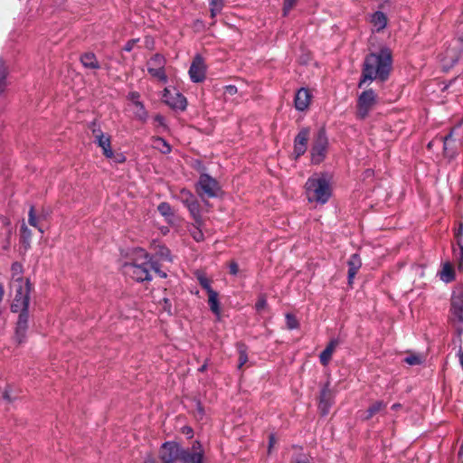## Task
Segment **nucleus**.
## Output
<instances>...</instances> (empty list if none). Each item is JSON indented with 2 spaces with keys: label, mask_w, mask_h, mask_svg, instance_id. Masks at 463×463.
<instances>
[{
  "label": "nucleus",
  "mask_w": 463,
  "mask_h": 463,
  "mask_svg": "<svg viewBox=\"0 0 463 463\" xmlns=\"http://www.w3.org/2000/svg\"><path fill=\"white\" fill-rule=\"evenodd\" d=\"M401 407H402V404H401V403H394V404L392 406V410H393V411H397V410H399Z\"/></svg>",
  "instance_id": "69168bd1"
},
{
  "label": "nucleus",
  "mask_w": 463,
  "mask_h": 463,
  "mask_svg": "<svg viewBox=\"0 0 463 463\" xmlns=\"http://www.w3.org/2000/svg\"><path fill=\"white\" fill-rule=\"evenodd\" d=\"M274 443H275V438L273 435H270L269 436V449L273 446Z\"/></svg>",
  "instance_id": "338daca9"
},
{
  "label": "nucleus",
  "mask_w": 463,
  "mask_h": 463,
  "mask_svg": "<svg viewBox=\"0 0 463 463\" xmlns=\"http://www.w3.org/2000/svg\"><path fill=\"white\" fill-rule=\"evenodd\" d=\"M157 211L162 216L165 218L172 217L174 215L171 205L166 202L160 203L157 206Z\"/></svg>",
  "instance_id": "72a5a7b5"
},
{
  "label": "nucleus",
  "mask_w": 463,
  "mask_h": 463,
  "mask_svg": "<svg viewBox=\"0 0 463 463\" xmlns=\"http://www.w3.org/2000/svg\"><path fill=\"white\" fill-rule=\"evenodd\" d=\"M458 455L459 456L463 455V444L461 445V447L459 449Z\"/></svg>",
  "instance_id": "774afa93"
},
{
  "label": "nucleus",
  "mask_w": 463,
  "mask_h": 463,
  "mask_svg": "<svg viewBox=\"0 0 463 463\" xmlns=\"http://www.w3.org/2000/svg\"><path fill=\"white\" fill-rule=\"evenodd\" d=\"M439 139L443 143L444 156L449 159L454 158L458 155L454 129H451L448 135L441 137Z\"/></svg>",
  "instance_id": "dca6fc26"
},
{
  "label": "nucleus",
  "mask_w": 463,
  "mask_h": 463,
  "mask_svg": "<svg viewBox=\"0 0 463 463\" xmlns=\"http://www.w3.org/2000/svg\"><path fill=\"white\" fill-rule=\"evenodd\" d=\"M138 254L143 260L139 262L136 259L132 262H127L123 265V272L137 282L152 280L151 267L152 257L144 250H139Z\"/></svg>",
  "instance_id": "f03ea898"
},
{
  "label": "nucleus",
  "mask_w": 463,
  "mask_h": 463,
  "mask_svg": "<svg viewBox=\"0 0 463 463\" xmlns=\"http://www.w3.org/2000/svg\"><path fill=\"white\" fill-rule=\"evenodd\" d=\"M183 433L187 436L188 439H192L194 436V430L191 427L185 426L183 428Z\"/></svg>",
  "instance_id": "5fc2aeb1"
},
{
  "label": "nucleus",
  "mask_w": 463,
  "mask_h": 463,
  "mask_svg": "<svg viewBox=\"0 0 463 463\" xmlns=\"http://www.w3.org/2000/svg\"><path fill=\"white\" fill-rule=\"evenodd\" d=\"M177 198L184 204L185 207L196 199L195 195L190 190L185 188L180 190Z\"/></svg>",
  "instance_id": "bb28decb"
},
{
  "label": "nucleus",
  "mask_w": 463,
  "mask_h": 463,
  "mask_svg": "<svg viewBox=\"0 0 463 463\" xmlns=\"http://www.w3.org/2000/svg\"><path fill=\"white\" fill-rule=\"evenodd\" d=\"M208 295V304L210 307V310L216 316H220L221 307L220 302L218 299L219 294L217 291H211Z\"/></svg>",
  "instance_id": "a878e982"
},
{
  "label": "nucleus",
  "mask_w": 463,
  "mask_h": 463,
  "mask_svg": "<svg viewBox=\"0 0 463 463\" xmlns=\"http://www.w3.org/2000/svg\"><path fill=\"white\" fill-rule=\"evenodd\" d=\"M226 92L230 95H234L237 93V88L234 85H229L226 87Z\"/></svg>",
  "instance_id": "4d7b16f0"
},
{
  "label": "nucleus",
  "mask_w": 463,
  "mask_h": 463,
  "mask_svg": "<svg viewBox=\"0 0 463 463\" xmlns=\"http://www.w3.org/2000/svg\"><path fill=\"white\" fill-rule=\"evenodd\" d=\"M340 344L341 340L339 338H333L329 341L319 355V360L322 365L326 366L329 364L332 359L333 353Z\"/></svg>",
  "instance_id": "a211bd4d"
},
{
  "label": "nucleus",
  "mask_w": 463,
  "mask_h": 463,
  "mask_svg": "<svg viewBox=\"0 0 463 463\" xmlns=\"http://www.w3.org/2000/svg\"><path fill=\"white\" fill-rule=\"evenodd\" d=\"M328 138L326 129L321 128L316 133L310 149V158L313 165L321 164L326 157Z\"/></svg>",
  "instance_id": "0eeeda50"
},
{
  "label": "nucleus",
  "mask_w": 463,
  "mask_h": 463,
  "mask_svg": "<svg viewBox=\"0 0 463 463\" xmlns=\"http://www.w3.org/2000/svg\"><path fill=\"white\" fill-rule=\"evenodd\" d=\"M140 94L137 91H132L128 94V99L132 101L134 106L136 105L137 101H139Z\"/></svg>",
  "instance_id": "603ef678"
},
{
  "label": "nucleus",
  "mask_w": 463,
  "mask_h": 463,
  "mask_svg": "<svg viewBox=\"0 0 463 463\" xmlns=\"http://www.w3.org/2000/svg\"><path fill=\"white\" fill-rule=\"evenodd\" d=\"M306 195L310 203H326L331 196V189L325 178L309 177L306 184Z\"/></svg>",
  "instance_id": "7ed1b4c3"
},
{
  "label": "nucleus",
  "mask_w": 463,
  "mask_h": 463,
  "mask_svg": "<svg viewBox=\"0 0 463 463\" xmlns=\"http://www.w3.org/2000/svg\"><path fill=\"white\" fill-rule=\"evenodd\" d=\"M156 255L159 257L160 260L171 261L170 258V250L165 245H157L156 248Z\"/></svg>",
  "instance_id": "473e14b6"
},
{
  "label": "nucleus",
  "mask_w": 463,
  "mask_h": 463,
  "mask_svg": "<svg viewBox=\"0 0 463 463\" xmlns=\"http://www.w3.org/2000/svg\"><path fill=\"white\" fill-rule=\"evenodd\" d=\"M28 222L31 226L35 227L39 230L40 232H43V229L38 226L37 218L35 216V209L34 206H31L28 213Z\"/></svg>",
  "instance_id": "f704fd0d"
},
{
  "label": "nucleus",
  "mask_w": 463,
  "mask_h": 463,
  "mask_svg": "<svg viewBox=\"0 0 463 463\" xmlns=\"http://www.w3.org/2000/svg\"><path fill=\"white\" fill-rule=\"evenodd\" d=\"M334 403V392L329 388V383H327L322 388L319 396V405L318 408L321 411L322 415H326L329 412V410Z\"/></svg>",
  "instance_id": "2eb2a0df"
},
{
  "label": "nucleus",
  "mask_w": 463,
  "mask_h": 463,
  "mask_svg": "<svg viewBox=\"0 0 463 463\" xmlns=\"http://www.w3.org/2000/svg\"><path fill=\"white\" fill-rule=\"evenodd\" d=\"M230 274L237 275L239 272V265L236 261H231L229 264Z\"/></svg>",
  "instance_id": "3c124183"
},
{
  "label": "nucleus",
  "mask_w": 463,
  "mask_h": 463,
  "mask_svg": "<svg viewBox=\"0 0 463 463\" xmlns=\"http://www.w3.org/2000/svg\"><path fill=\"white\" fill-rule=\"evenodd\" d=\"M387 407V403L384 402L383 401H376V402H373L369 407L368 409L364 412V416H363V419L364 420H371L374 415H376L377 413L384 411Z\"/></svg>",
  "instance_id": "4be33fe9"
},
{
  "label": "nucleus",
  "mask_w": 463,
  "mask_h": 463,
  "mask_svg": "<svg viewBox=\"0 0 463 463\" xmlns=\"http://www.w3.org/2000/svg\"><path fill=\"white\" fill-rule=\"evenodd\" d=\"M4 294H5L4 286H3V284H2V283H0V303L2 302V299H3Z\"/></svg>",
  "instance_id": "0e129e2a"
},
{
  "label": "nucleus",
  "mask_w": 463,
  "mask_h": 463,
  "mask_svg": "<svg viewBox=\"0 0 463 463\" xmlns=\"http://www.w3.org/2000/svg\"><path fill=\"white\" fill-rule=\"evenodd\" d=\"M159 305L162 307V309L166 312L168 315H172V303L170 299L167 298H164L162 300L159 301Z\"/></svg>",
  "instance_id": "a19ab883"
},
{
  "label": "nucleus",
  "mask_w": 463,
  "mask_h": 463,
  "mask_svg": "<svg viewBox=\"0 0 463 463\" xmlns=\"http://www.w3.org/2000/svg\"><path fill=\"white\" fill-rule=\"evenodd\" d=\"M13 287L15 289V296L11 305V311L18 313L19 311L27 310L32 289L29 279L24 280L22 278H19L14 281Z\"/></svg>",
  "instance_id": "20e7f679"
},
{
  "label": "nucleus",
  "mask_w": 463,
  "mask_h": 463,
  "mask_svg": "<svg viewBox=\"0 0 463 463\" xmlns=\"http://www.w3.org/2000/svg\"><path fill=\"white\" fill-rule=\"evenodd\" d=\"M22 269V266L21 264H19L18 262H14L13 265H12V270L16 272V271H21Z\"/></svg>",
  "instance_id": "bf43d9fd"
},
{
  "label": "nucleus",
  "mask_w": 463,
  "mask_h": 463,
  "mask_svg": "<svg viewBox=\"0 0 463 463\" xmlns=\"http://www.w3.org/2000/svg\"><path fill=\"white\" fill-rule=\"evenodd\" d=\"M195 192L204 201L206 198H216L222 193L219 182L208 174H201L195 184Z\"/></svg>",
  "instance_id": "39448f33"
},
{
  "label": "nucleus",
  "mask_w": 463,
  "mask_h": 463,
  "mask_svg": "<svg viewBox=\"0 0 463 463\" xmlns=\"http://www.w3.org/2000/svg\"><path fill=\"white\" fill-rule=\"evenodd\" d=\"M95 143H97V145L102 149V153L107 158L114 157L109 136L104 135L103 137H99L95 139Z\"/></svg>",
  "instance_id": "5701e85b"
},
{
  "label": "nucleus",
  "mask_w": 463,
  "mask_h": 463,
  "mask_svg": "<svg viewBox=\"0 0 463 463\" xmlns=\"http://www.w3.org/2000/svg\"><path fill=\"white\" fill-rule=\"evenodd\" d=\"M209 4H214L215 5L216 4L224 5V0H209Z\"/></svg>",
  "instance_id": "e2e57ef3"
},
{
  "label": "nucleus",
  "mask_w": 463,
  "mask_h": 463,
  "mask_svg": "<svg viewBox=\"0 0 463 463\" xmlns=\"http://www.w3.org/2000/svg\"><path fill=\"white\" fill-rule=\"evenodd\" d=\"M3 398L9 402H11L13 401V398L11 397L10 392L7 390H5L4 392Z\"/></svg>",
  "instance_id": "13d9d810"
},
{
  "label": "nucleus",
  "mask_w": 463,
  "mask_h": 463,
  "mask_svg": "<svg viewBox=\"0 0 463 463\" xmlns=\"http://www.w3.org/2000/svg\"><path fill=\"white\" fill-rule=\"evenodd\" d=\"M311 101V94L307 88H300L295 96V108L299 111H304L308 108Z\"/></svg>",
  "instance_id": "f3484780"
},
{
  "label": "nucleus",
  "mask_w": 463,
  "mask_h": 463,
  "mask_svg": "<svg viewBox=\"0 0 463 463\" xmlns=\"http://www.w3.org/2000/svg\"><path fill=\"white\" fill-rule=\"evenodd\" d=\"M139 39H131L127 42L125 46L123 47V51L125 52H131L136 45L137 43H138Z\"/></svg>",
  "instance_id": "09e8293b"
},
{
  "label": "nucleus",
  "mask_w": 463,
  "mask_h": 463,
  "mask_svg": "<svg viewBox=\"0 0 463 463\" xmlns=\"http://www.w3.org/2000/svg\"><path fill=\"white\" fill-rule=\"evenodd\" d=\"M370 23L373 25L375 31L380 33L387 26L388 18L384 13L376 11L372 14Z\"/></svg>",
  "instance_id": "aec40b11"
},
{
  "label": "nucleus",
  "mask_w": 463,
  "mask_h": 463,
  "mask_svg": "<svg viewBox=\"0 0 463 463\" xmlns=\"http://www.w3.org/2000/svg\"><path fill=\"white\" fill-rule=\"evenodd\" d=\"M379 96L373 89H367L361 92L356 101V118L365 119L370 112L379 103Z\"/></svg>",
  "instance_id": "423d86ee"
},
{
  "label": "nucleus",
  "mask_w": 463,
  "mask_h": 463,
  "mask_svg": "<svg viewBox=\"0 0 463 463\" xmlns=\"http://www.w3.org/2000/svg\"><path fill=\"white\" fill-rule=\"evenodd\" d=\"M154 121L157 124L158 127H166L165 118L160 114H156L154 117Z\"/></svg>",
  "instance_id": "8fccbe9b"
},
{
  "label": "nucleus",
  "mask_w": 463,
  "mask_h": 463,
  "mask_svg": "<svg viewBox=\"0 0 463 463\" xmlns=\"http://www.w3.org/2000/svg\"><path fill=\"white\" fill-rule=\"evenodd\" d=\"M348 266V284L351 286L353 280L362 266V261L357 254H353L347 261Z\"/></svg>",
  "instance_id": "6ab92c4d"
},
{
  "label": "nucleus",
  "mask_w": 463,
  "mask_h": 463,
  "mask_svg": "<svg viewBox=\"0 0 463 463\" xmlns=\"http://www.w3.org/2000/svg\"><path fill=\"white\" fill-rule=\"evenodd\" d=\"M90 129L92 131V134L96 138L99 137H103L105 134L102 132V130L100 129V128L97 125V122L94 120L93 122H91L90 124Z\"/></svg>",
  "instance_id": "c03bdc74"
},
{
  "label": "nucleus",
  "mask_w": 463,
  "mask_h": 463,
  "mask_svg": "<svg viewBox=\"0 0 463 463\" xmlns=\"http://www.w3.org/2000/svg\"><path fill=\"white\" fill-rule=\"evenodd\" d=\"M135 107L136 110L134 114L136 118L141 122H146L148 118V112L145 109L144 104L141 101H137Z\"/></svg>",
  "instance_id": "c756f323"
},
{
  "label": "nucleus",
  "mask_w": 463,
  "mask_h": 463,
  "mask_svg": "<svg viewBox=\"0 0 463 463\" xmlns=\"http://www.w3.org/2000/svg\"><path fill=\"white\" fill-rule=\"evenodd\" d=\"M155 142L161 145V146H158V149L160 150L161 153L169 154L171 152V150H172L171 146L163 137H156Z\"/></svg>",
  "instance_id": "c9c22d12"
},
{
  "label": "nucleus",
  "mask_w": 463,
  "mask_h": 463,
  "mask_svg": "<svg viewBox=\"0 0 463 463\" xmlns=\"http://www.w3.org/2000/svg\"><path fill=\"white\" fill-rule=\"evenodd\" d=\"M458 247L460 250V256H459V260L458 262V271L463 272V244L459 241H458Z\"/></svg>",
  "instance_id": "de8ad7c7"
},
{
  "label": "nucleus",
  "mask_w": 463,
  "mask_h": 463,
  "mask_svg": "<svg viewBox=\"0 0 463 463\" xmlns=\"http://www.w3.org/2000/svg\"><path fill=\"white\" fill-rule=\"evenodd\" d=\"M196 228L199 227L196 225ZM193 237L196 241H201L203 239V234L199 229H197V231L193 232Z\"/></svg>",
  "instance_id": "864d4df0"
},
{
  "label": "nucleus",
  "mask_w": 463,
  "mask_h": 463,
  "mask_svg": "<svg viewBox=\"0 0 463 463\" xmlns=\"http://www.w3.org/2000/svg\"><path fill=\"white\" fill-rule=\"evenodd\" d=\"M20 233L23 241L29 243L32 238V232L24 223H23L20 228Z\"/></svg>",
  "instance_id": "4c0bfd02"
},
{
  "label": "nucleus",
  "mask_w": 463,
  "mask_h": 463,
  "mask_svg": "<svg viewBox=\"0 0 463 463\" xmlns=\"http://www.w3.org/2000/svg\"><path fill=\"white\" fill-rule=\"evenodd\" d=\"M148 73L156 78L158 81L166 83L167 82V76L165 73V68H147Z\"/></svg>",
  "instance_id": "c85d7f7f"
},
{
  "label": "nucleus",
  "mask_w": 463,
  "mask_h": 463,
  "mask_svg": "<svg viewBox=\"0 0 463 463\" xmlns=\"http://www.w3.org/2000/svg\"><path fill=\"white\" fill-rule=\"evenodd\" d=\"M29 312L27 310L19 311V317L15 327L14 339L18 344L24 342L28 329Z\"/></svg>",
  "instance_id": "4468645a"
},
{
  "label": "nucleus",
  "mask_w": 463,
  "mask_h": 463,
  "mask_svg": "<svg viewBox=\"0 0 463 463\" xmlns=\"http://www.w3.org/2000/svg\"><path fill=\"white\" fill-rule=\"evenodd\" d=\"M10 236H11V232H8L7 233V239H6V242L5 243V245L3 246L4 250H8L9 247H10Z\"/></svg>",
  "instance_id": "052dcab7"
},
{
  "label": "nucleus",
  "mask_w": 463,
  "mask_h": 463,
  "mask_svg": "<svg viewBox=\"0 0 463 463\" xmlns=\"http://www.w3.org/2000/svg\"><path fill=\"white\" fill-rule=\"evenodd\" d=\"M439 279L445 283L452 282L455 279V269L451 263L446 262L443 264L439 271Z\"/></svg>",
  "instance_id": "393cba45"
},
{
  "label": "nucleus",
  "mask_w": 463,
  "mask_h": 463,
  "mask_svg": "<svg viewBox=\"0 0 463 463\" xmlns=\"http://www.w3.org/2000/svg\"><path fill=\"white\" fill-rule=\"evenodd\" d=\"M266 307H267L266 297L260 296L255 304V308L258 312H261Z\"/></svg>",
  "instance_id": "49530a36"
},
{
  "label": "nucleus",
  "mask_w": 463,
  "mask_h": 463,
  "mask_svg": "<svg viewBox=\"0 0 463 463\" xmlns=\"http://www.w3.org/2000/svg\"><path fill=\"white\" fill-rule=\"evenodd\" d=\"M180 463H205L204 449L200 441H194L191 448H183Z\"/></svg>",
  "instance_id": "9d476101"
},
{
  "label": "nucleus",
  "mask_w": 463,
  "mask_h": 463,
  "mask_svg": "<svg viewBox=\"0 0 463 463\" xmlns=\"http://www.w3.org/2000/svg\"><path fill=\"white\" fill-rule=\"evenodd\" d=\"M198 281L200 286L206 290L207 294L211 293V291H214L211 287V280L208 278L204 276H199Z\"/></svg>",
  "instance_id": "58836bf2"
},
{
  "label": "nucleus",
  "mask_w": 463,
  "mask_h": 463,
  "mask_svg": "<svg viewBox=\"0 0 463 463\" xmlns=\"http://www.w3.org/2000/svg\"><path fill=\"white\" fill-rule=\"evenodd\" d=\"M462 236H463V223H460L458 231L455 232V237L457 238L458 241H461Z\"/></svg>",
  "instance_id": "6e6d98bb"
},
{
  "label": "nucleus",
  "mask_w": 463,
  "mask_h": 463,
  "mask_svg": "<svg viewBox=\"0 0 463 463\" xmlns=\"http://www.w3.org/2000/svg\"><path fill=\"white\" fill-rule=\"evenodd\" d=\"M151 270L156 273L161 278H166V273L160 269V266L157 260H154L152 257V261L150 263Z\"/></svg>",
  "instance_id": "ea45409f"
},
{
  "label": "nucleus",
  "mask_w": 463,
  "mask_h": 463,
  "mask_svg": "<svg viewBox=\"0 0 463 463\" xmlns=\"http://www.w3.org/2000/svg\"><path fill=\"white\" fill-rule=\"evenodd\" d=\"M189 75L193 82H202L206 77V65L202 56L196 55L190 66Z\"/></svg>",
  "instance_id": "ddd939ff"
},
{
  "label": "nucleus",
  "mask_w": 463,
  "mask_h": 463,
  "mask_svg": "<svg viewBox=\"0 0 463 463\" xmlns=\"http://www.w3.org/2000/svg\"><path fill=\"white\" fill-rule=\"evenodd\" d=\"M286 324H287V327L290 330L297 329L299 326V323H298V320L297 319V317L294 315L289 314V313H288L286 315Z\"/></svg>",
  "instance_id": "e433bc0d"
},
{
  "label": "nucleus",
  "mask_w": 463,
  "mask_h": 463,
  "mask_svg": "<svg viewBox=\"0 0 463 463\" xmlns=\"http://www.w3.org/2000/svg\"><path fill=\"white\" fill-rule=\"evenodd\" d=\"M404 362L410 365H417L421 364V358L419 355L411 354L404 359Z\"/></svg>",
  "instance_id": "a18cd8bd"
},
{
  "label": "nucleus",
  "mask_w": 463,
  "mask_h": 463,
  "mask_svg": "<svg viewBox=\"0 0 463 463\" xmlns=\"http://www.w3.org/2000/svg\"><path fill=\"white\" fill-rule=\"evenodd\" d=\"M166 61L165 57L159 53L154 54L147 61V68H165Z\"/></svg>",
  "instance_id": "cd10ccee"
},
{
  "label": "nucleus",
  "mask_w": 463,
  "mask_h": 463,
  "mask_svg": "<svg viewBox=\"0 0 463 463\" xmlns=\"http://www.w3.org/2000/svg\"><path fill=\"white\" fill-rule=\"evenodd\" d=\"M237 350L239 353L238 369L241 370L243 365L248 362L247 347L243 344H238Z\"/></svg>",
  "instance_id": "2f4dec72"
},
{
  "label": "nucleus",
  "mask_w": 463,
  "mask_h": 463,
  "mask_svg": "<svg viewBox=\"0 0 463 463\" xmlns=\"http://www.w3.org/2000/svg\"><path fill=\"white\" fill-rule=\"evenodd\" d=\"M182 446L175 441H165L159 449L162 463H176L181 461Z\"/></svg>",
  "instance_id": "1a4fd4ad"
},
{
  "label": "nucleus",
  "mask_w": 463,
  "mask_h": 463,
  "mask_svg": "<svg viewBox=\"0 0 463 463\" xmlns=\"http://www.w3.org/2000/svg\"><path fill=\"white\" fill-rule=\"evenodd\" d=\"M163 100L174 109L184 111L187 107V99L182 93L178 91L172 92L167 88L164 90Z\"/></svg>",
  "instance_id": "f8f14e48"
},
{
  "label": "nucleus",
  "mask_w": 463,
  "mask_h": 463,
  "mask_svg": "<svg viewBox=\"0 0 463 463\" xmlns=\"http://www.w3.org/2000/svg\"><path fill=\"white\" fill-rule=\"evenodd\" d=\"M209 5H210V16L212 19H214L215 16L221 13L224 5L216 4V5H215L214 4H209Z\"/></svg>",
  "instance_id": "37998d69"
},
{
  "label": "nucleus",
  "mask_w": 463,
  "mask_h": 463,
  "mask_svg": "<svg viewBox=\"0 0 463 463\" xmlns=\"http://www.w3.org/2000/svg\"><path fill=\"white\" fill-rule=\"evenodd\" d=\"M8 75V68L5 61L0 57V93L4 92L6 86V77Z\"/></svg>",
  "instance_id": "7c9ffc66"
},
{
  "label": "nucleus",
  "mask_w": 463,
  "mask_h": 463,
  "mask_svg": "<svg viewBox=\"0 0 463 463\" xmlns=\"http://www.w3.org/2000/svg\"><path fill=\"white\" fill-rule=\"evenodd\" d=\"M80 61L82 66L86 69L90 70H99L100 69V64L93 52H84L80 55Z\"/></svg>",
  "instance_id": "412c9836"
},
{
  "label": "nucleus",
  "mask_w": 463,
  "mask_h": 463,
  "mask_svg": "<svg viewBox=\"0 0 463 463\" xmlns=\"http://www.w3.org/2000/svg\"><path fill=\"white\" fill-rule=\"evenodd\" d=\"M309 137L308 128H302L295 137L292 155L296 160L307 152Z\"/></svg>",
  "instance_id": "9b49d317"
},
{
  "label": "nucleus",
  "mask_w": 463,
  "mask_h": 463,
  "mask_svg": "<svg viewBox=\"0 0 463 463\" xmlns=\"http://www.w3.org/2000/svg\"><path fill=\"white\" fill-rule=\"evenodd\" d=\"M450 319L458 332L463 331V288L453 290L450 299Z\"/></svg>",
  "instance_id": "6e6552de"
},
{
  "label": "nucleus",
  "mask_w": 463,
  "mask_h": 463,
  "mask_svg": "<svg viewBox=\"0 0 463 463\" xmlns=\"http://www.w3.org/2000/svg\"><path fill=\"white\" fill-rule=\"evenodd\" d=\"M392 69V52L388 47L380 48L377 52H371L364 58L361 79L358 88H362L367 81L388 80Z\"/></svg>",
  "instance_id": "f257e3e1"
},
{
  "label": "nucleus",
  "mask_w": 463,
  "mask_h": 463,
  "mask_svg": "<svg viewBox=\"0 0 463 463\" xmlns=\"http://www.w3.org/2000/svg\"><path fill=\"white\" fill-rule=\"evenodd\" d=\"M298 0H284L283 2V13L284 15H288L290 10L297 5Z\"/></svg>",
  "instance_id": "79ce46f5"
},
{
  "label": "nucleus",
  "mask_w": 463,
  "mask_h": 463,
  "mask_svg": "<svg viewBox=\"0 0 463 463\" xmlns=\"http://www.w3.org/2000/svg\"><path fill=\"white\" fill-rule=\"evenodd\" d=\"M186 208L188 209L195 224L198 227H200L203 224V218L201 215V204L198 202V200L197 199L194 200L193 203H191L188 206H186Z\"/></svg>",
  "instance_id": "b1692460"
},
{
  "label": "nucleus",
  "mask_w": 463,
  "mask_h": 463,
  "mask_svg": "<svg viewBox=\"0 0 463 463\" xmlns=\"http://www.w3.org/2000/svg\"><path fill=\"white\" fill-rule=\"evenodd\" d=\"M208 361H209V359H206V360H205V362H204V364H203V365L198 369V371H199L200 373H203V372H205V371H206L207 366H208Z\"/></svg>",
  "instance_id": "680f3d73"
}]
</instances>
